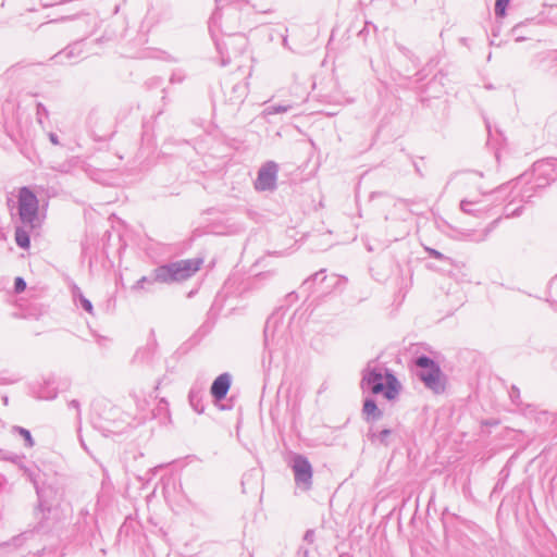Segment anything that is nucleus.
<instances>
[{
  "label": "nucleus",
  "instance_id": "8",
  "mask_svg": "<svg viewBox=\"0 0 557 557\" xmlns=\"http://www.w3.org/2000/svg\"><path fill=\"white\" fill-rule=\"evenodd\" d=\"M507 189V185H502L495 190L485 193L482 191V197L479 199H462L460 201V210L469 215L485 219L492 215V211L494 209V198L495 195L503 193Z\"/></svg>",
  "mask_w": 557,
  "mask_h": 557
},
{
  "label": "nucleus",
  "instance_id": "42",
  "mask_svg": "<svg viewBox=\"0 0 557 557\" xmlns=\"http://www.w3.org/2000/svg\"><path fill=\"white\" fill-rule=\"evenodd\" d=\"M520 210H521V208H518L515 211H512L511 213H507L506 216L519 215L520 214Z\"/></svg>",
  "mask_w": 557,
  "mask_h": 557
},
{
  "label": "nucleus",
  "instance_id": "27",
  "mask_svg": "<svg viewBox=\"0 0 557 557\" xmlns=\"http://www.w3.org/2000/svg\"><path fill=\"white\" fill-rule=\"evenodd\" d=\"M528 23H529V21H525V22L519 23L512 27L511 32L516 36V38H515L516 41L520 42V41L528 39V37L523 35V30H522L528 25Z\"/></svg>",
  "mask_w": 557,
  "mask_h": 557
},
{
  "label": "nucleus",
  "instance_id": "38",
  "mask_svg": "<svg viewBox=\"0 0 557 557\" xmlns=\"http://www.w3.org/2000/svg\"><path fill=\"white\" fill-rule=\"evenodd\" d=\"M304 540L308 543H312L314 540V531L313 530H307Z\"/></svg>",
  "mask_w": 557,
  "mask_h": 557
},
{
  "label": "nucleus",
  "instance_id": "20",
  "mask_svg": "<svg viewBox=\"0 0 557 557\" xmlns=\"http://www.w3.org/2000/svg\"><path fill=\"white\" fill-rule=\"evenodd\" d=\"M82 53V42L77 41L67 46L63 51L57 54V57H59L60 59L66 58L71 60L73 58H78Z\"/></svg>",
  "mask_w": 557,
  "mask_h": 557
},
{
  "label": "nucleus",
  "instance_id": "26",
  "mask_svg": "<svg viewBox=\"0 0 557 557\" xmlns=\"http://www.w3.org/2000/svg\"><path fill=\"white\" fill-rule=\"evenodd\" d=\"M458 177L460 178V181H462L465 183L475 182L478 178L483 177V173L478 172V171L468 170V171L460 172L458 174Z\"/></svg>",
  "mask_w": 557,
  "mask_h": 557
},
{
  "label": "nucleus",
  "instance_id": "37",
  "mask_svg": "<svg viewBox=\"0 0 557 557\" xmlns=\"http://www.w3.org/2000/svg\"><path fill=\"white\" fill-rule=\"evenodd\" d=\"M271 324H272V320L269 319L267 321V323H265V326H264V341H265V345H268V342H269Z\"/></svg>",
  "mask_w": 557,
  "mask_h": 557
},
{
  "label": "nucleus",
  "instance_id": "33",
  "mask_svg": "<svg viewBox=\"0 0 557 557\" xmlns=\"http://www.w3.org/2000/svg\"><path fill=\"white\" fill-rule=\"evenodd\" d=\"M510 399L513 404L519 405L520 404V391L516 386H511L509 392Z\"/></svg>",
  "mask_w": 557,
  "mask_h": 557
},
{
  "label": "nucleus",
  "instance_id": "3",
  "mask_svg": "<svg viewBox=\"0 0 557 557\" xmlns=\"http://www.w3.org/2000/svg\"><path fill=\"white\" fill-rule=\"evenodd\" d=\"M361 387L374 395L382 394L386 399H395L400 389V384L392 371L385 369V375L377 368L368 366L362 372Z\"/></svg>",
  "mask_w": 557,
  "mask_h": 557
},
{
  "label": "nucleus",
  "instance_id": "44",
  "mask_svg": "<svg viewBox=\"0 0 557 557\" xmlns=\"http://www.w3.org/2000/svg\"><path fill=\"white\" fill-rule=\"evenodd\" d=\"M69 170V166L66 164H63L61 168H60V171L61 172H67Z\"/></svg>",
  "mask_w": 557,
  "mask_h": 557
},
{
  "label": "nucleus",
  "instance_id": "48",
  "mask_svg": "<svg viewBox=\"0 0 557 557\" xmlns=\"http://www.w3.org/2000/svg\"><path fill=\"white\" fill-rule=\"evenodd\" d=\"M8 206H9V207H12V206H13V200H12V199H10V198L8 199Z\"/></svg>",
  "mask_w": 557,
  "mask_h": 557
},
{
  "label": "nucleus",
  "instance_id": "10",
  "mask_svg": "<svg viewBox=\"0 0 557 557\" xmlns=\"http://www.w3.org/2000/svg\"><path fill=\"white\" fill-rule=\"evenodd\" d=\"M278 164L274 161H267L261 165L255 181V188L258 191H272L276 188Z\"/></svg>",
  "mask_w": 557,
  "mask_h": 557
},
{
  "label": "nucleus",
  "instance_id": "17",
  "mask_svg": "<svg viewBox=\"0 0 557 557\" xmlns=\"http://www.w3.org/2000/svg\"><path fill=\"white\" fill-rule=\"evenodd\" d=\"M392 435L391 429H383L381 431H374L370 429L368 433V438L372 444H380L383 446L389 445V437Z\"/></svg>",
  "mask_w": 557,
  "mask_h": 557
},
{
  "label": "nucleus",
  "instance_id": "1",
  "mask_svg": "<svg viewBox=\"0 0 557 557\" xmlns=\"http://www.w3.org/2000/svg\"><path fill=\"white\" fill-rule=\"evenodd\" d=\"M55 475L57 472L49 482L42 481L41 487H37V531H50L64 519L63 493Z\"/></svg>",
  "mask_w": 557,
  "mask_h": 557
},
{
  "label": "nucleus",
  "instance_id": "25",
  "mask_svg": "<svg viewBox=\"0 0 557 557\" xmlns=\"http://www.w3.org/2000/svg\"><path fill=\"white\" fill-rule=\"evenodd\" d=\"M34 532L26 531L12 539V545L15 547H22L27 541H33Z\"/></svg>",
  "mask_w": 557,
  "mask_h": 557
},
{
  "label": "nucleus",
  "instance_id": "43",
  "mask_svg": "<svg viewBox=\"0 0 557 557\" xmlns=\"http://www.w3.org/2000/svg\"><path fill=\"white\" fill-rule=\"evenodd\" d=\"M398 49L404 53V54H407V52H409V50L407 48H405L404 46H398Z\"/></svg>",
  "mask_w": 557,
  "mask_h": 557
},
{
  "label": "nucleus",
  "instance_id": "18",
  "mask_svg": "<svg viewBox=\"0 0 557 557\" xmlns=\"http://www.w3.org/2000/svg\"><path fill=\"white\" fill-rule=\"evenodd\" d=\"M42 114H45L47 116L48 115L47 110L41 103L37 102V122L41 125L44 133L49 138L50 143L52 145H59L58 134L52 131L46 129L45 122L42 120Z\"/></svg>",
  "mask_w": 557,
  "mask_h": 557
},
{
  "label": "nucleus",
  "instance_id": "45",
  "mask_svg": "<svg viewBox=\"0 0 557 557\" xmlns=\"http://www.w3.org/2000/svg\"><path fill=\"white\" fill-rule=\"evenodd\" d=\"M16 306H17L18 308H22V299H17V300H16Z\"/></svg>",
  "mask_w": 557,
  "mask_h": 557
},
{
  "label": "nucleus",
  "instance_id": "21",
  "mask_svg": "<svg viewBox=\"0 0 557 557\" xmlns=\"http://www.w3.org/2000/svg\"><path fill=\"white\" fill-rule=\"evenodd\" d=\"M326 278V275H325V270H320L318 272H315L312 276H310L309 278H307L302 285H301V288L304 290H307V292H310L313 284L315 283H322L324 282Z\"/></svg>",
  "mask_w": 557,
  "mask_h": 557
},
{
  "label": "nucleus",
  "instance_id": "5",
  "mask_svg": "<svg viewBox=\"0 0 557 557\" xmlns=\"http://www.w3.org/2000/svg\"><path fill=\"white\" fill-rule=\"evenodd\" d=\"M414 364L418 368L417 376L428 389L437 395L445 392L446 376L435 360L426 355H420L414 358Z\"/></svg>",
  "mask_w": 557,
  "mask_h": 557
},
{
  "label": "nucleus",
  "instance_id": "32",
  "mask_svg": "<svg viewBox=\"0 0 557 557\" xmlns=\"http://www.w3.org/2000/svg\"><path fill=\"white\" fill-rule=\"evenodd\" d=\"M38 196H39V189L37 188V216H36L37 230L40 227L41 220H44L46 218V213L45 212H40V210H39L40 200H39ZM38 236H39V232L37 231V237Z\"/></svg>",
  "mask_w": 557,
  "mask_h": 557
},
{
  "label": "nucleus",
  "instance_id": "35",
  "mask_svg": "<svg viewBox=\"0 0 557 557\" xmlns=\"http://www.w3.org/2000/svg\"><path fill=\"white\" fill-rule=\"evenodd\" d=\"M148 405H149V403L146 399L137 400V407L143 412V418H146L145 412L147 410Z\"/></svg>",
  "mask_w": 557,
  "mask_h": 557
},
{
  "label": "nucleus",
  "instance_id": "12",
  "mask_svg": "<svg viewBox=\"0 0 557 557\" xmlns=\"http://www.w3.org/2000/svg\"><path fill=\"white\" fill-rule=\"evenodd\" d=\"M60 385L61 384L54 374H48L47 376H44L42 384L39 388H37V399H54L58 396V389Z\"/></svg>",
  "mask_w": 557,
  "mask_h": 557
},
{
  "label": "nucleus",
  "instance_id": "36",
  "mask_svg": "<svg viewBox=\"0 0 557 557\" xmlns=\"http://www.w3.org/2000/svg\"><path fill=\"white\" fill-rule=\"evenodd\" d=\"M498 220H499V218L495 219V220L491 223V225H490L486 230H484V233H483L482 237H481L479 240H484V239L488 236V234H490V233H491V231L495 227V225H496V223L498 222Z\"/></svg>",
  "mask_w": 557,
  "mask_h": 557
},
{
  "label": "nucleus",
  "instance_id": "13",
  "mask_svg": "<svg viewBox=\"0 0 557 557\" xmlns=\"http://www.w3.org/2000/svg\"><path fill=\"white\" fill-rule=\"evenodd\" d=\"M231 387V375L228 373L220 374L212 383L210 393L215 400H222L226 397Z\"/></svg>",
  "mask_w": 557,
  "mask_h": 557
},
{
  "label": "nucleus",
  "instance_id": "41",
  "mask_svg": "<svg viewBox=\"0 0 557 557\" xmlns=\"http://www.w3.org/2000/svg\"><path fill=\"white\" fill-rule=\"evenodd\" d=\"M297 557H309V550L300 546L297 550Z\"/></svg>",
  "mask_w": 557,
  "mask_h": 557
},
{
  "label": "nucleus",
  "instance_id": "4",
  "mask_svg": "<svg viewBox=\"0 0 557 557\" xmlns=\"http://www.w3.org/2000/svg\"><path fill=\"white\" fill-rule=\"evenodd\" d=\"M18 216L21 225L15 228V242L21 248H29V233L35 227V193L28 187L18 191Z\"/></svg>",
  "mask_w": 557,
  "mask_h": 557
},
{
  "label": "nucleus",
  "instance_id": "16",
  "mask_svg": "<svg viewBox=\"0 0 557 557\" xmlns=\"http://www.w3.org/2000/svg\"><path fill=\"white\" fill-rule=\"evenodd\" d=\"M71 294L76 306H79L88 313L94 314V306L91 301L84 296L82 289L77 285H72Z\"/></svg>",
  "mask_w": 557,
  "mask_h": 557
},
{
  "label": "nucleus",
  "instance_id": "28",
  "mask_svg": "<svg viewBox=\"0 0 557 557\" xmlns=\"http://www.w3.org/2000/svg\"><path fill=\"white\" fill-rule=\"evenodd\" d=\"M510 0H496L495 2V15L497 17H504L506 14L507 5L509 4Z\"/></svg>",
  "mask_w": 557,
  "mask_h": 557
},
{
  "label": "nucleus",
  "instance_id": "34",
  "mask_svg": "<svg viewBox=\"0 0 557 557\" xmlns=\"http://www.w3.org/2000/svg\"><path fill=\"white\" fill-rule=\"evenodd\" d=\"M185 78V75L181 71H175L172 73L170 77V82L172 84L182 83Z\"/></svg>",
  "mask_w": 557,
  "mask_h": 557
},
{
  "label": "nucleus",
  "instance_id": "7",
  "mask_svg": "<svg viewBox=\"0 0 557 557\" xmlns=\"http://www.w3.org/2000/svg\"><path fill=\"white\" fill-rule=\"evenodd\" d=\"M411 211L406 200H396L385 215L386 232L389 242H396L410 232Z\"/></svg>",
  "mask_w": 557,
  "mask_h": 557
},
{
  "label": "nucleus",
  "instance_id": "39",
  "mask_svg": "<svg viewBox=\"0 0 557 557\" xmlns=\"http://www.w3.org/2000/svg\"><path fill=\"white\" fill-rule=\"evenodd\" d=\"M69 408L75 409L76 412H77V418H79L81 411H79V403H78V400H76V399L71 400L69 403Z\"/></svg>",
  "mask_w": 557,
  "mask_h": 557
},
{
  "label": "nucleus",
  "instance_id": "2",
  "mask_svg": "<svg viewBox=\"0 0 557 557\" xmlns=\"http://www.w3.org/2000/svg\"><path fill=\"white\" fill-rule=\"evenodd\" d=\"M557 180V159L546 158L533 163L531 174H523L519 182H523L520 197L529 201L539 190L549 186Z\"/></svg>",
  "mask_w": 557,
  "mask_h": 557
},
{
  "label": "nucleus",
  "instance_id": "30",
  "mask_svg": "<svg viewBox=\"0 0 557 557\" xmlns=\"http://www.w3.org/2000/svg\"><path fill=\"white\" fill-rule=\"evenodd\" d=\"M26 286H27V284H26L25 280L22 276L15 277V280H14V287H13V290H14L15 294L23 293L26 289Z\"/></svg>",
  "mask_w": 557,
  "mask_h": 557
},
{
  "label": "nucleus",
  "instance_id": "9",
  "mask_svg": "<svg viewBox=\"0 0 557 557\" xmlns=\"http://www.w3.org/2000/svg\"><path fill=\"white\" fill-rule=\"evenodd\" d=\"M289 467L293 470L296 485L309 490L312 485L313 470L308 458L300 454H294L290 457Z\"/></svg>",
  "mask_w": 557,
  "mask_h": 557
},
{
  "label": "nucleus",
  "instance_id": "24",
  "mask_svg": "<svg viewBox=\"0 0 557 557\" xmlns=\"http://www.w3.org/2000/svg\"><path fill=\"white\" fill-rule=\"evenodd\" d=\"M12 432L18 434L24 440L26 447H32L34 445L33 436L28 430L21 426H13Z\"/></svg>",
  "mask_w": 557,
  "mask_h": 557
},
{
  "label": "nucleus",
  "instance_id": "14",
  "mask_svg": "<svg viewBox=\"0 0 557 557\" xmlns=\"http://www.w3.org/2000/svg\"><path fill=\"white\" fill-rule=\"evenodd\" d=\"M362 413L367 422H375L383 417V411L377 407L373 398H366L363 401Z\"/></svg>",
  "mask_w": 557,
  "mask_h": 557
},
{
  "label": "nucleus",
  "instance_id": "6",
  "mask_svg": "<svg viewBox=\"0 0 557 557\" xmlns=\"http://www.w3.org/2000/svg\"><path fill=\"white\" fill-rule=\"evenodd\" d=\"M200 264L201 260L193 259L170 262L152 271L153 280L162 284L185 281L199 270Z\"/></svg>",
  "mask_w": 557,
  "mask_h": 557
},
{
  "label": "nucleus",
  "instance_id": "46",
  "mask_svg": "<svg viewBox=\"0 0 557 557\" xmlns=\"http://www.w3.org/2000/svg\"><path fill=\"white\" fill-rule=\"evenodd\" d=\"M47 207H48V201H44V203H42V210H44V211H46Z\"/></svg>",
  "mask_w": 557,
  "mask_h": 557
},
{
  "label": "nucleus",
  "instance_id": "47",
  "mask_svg": "<svg viewBox=\"0 0 557 557\" xmlns=\"http://www.w3.org/2000/svg\"><path fill=\"white\" fill-rule=\"evenodd\" d=\"M552 307H553L554 310L557 311V302L556 301L552 302Z\"/></svg>",
  "mask_w": 557,
  "mask_h": 557
},
{
  "label": "nucleus",
  "instance_id": "29",
  "mask_svg": "<svg viewBox=\"0 0 557 557\" xmlns=\"http://www.w3.org/2000/svg\"><path fill=\"white\" fill-rule=\"evenodd\" d=\"M150 348L149 347H144V348H139L135 355H134V362H137V361H145L146 359H148L150 357Z\"/></svg>",
  "mask_w": 557,
  "mask_h": 557
},
{
  "label": "nucleus",
  "instance_id": "40",
  "mask_svg": "<svg viewBox=\"0 0 557 557\" xmlns=\"http://www.w3.org/2000/svg\"><path fill=\"white\" fill-rule=\"evenodd\" d=\"M13 315H14L15 318H23V319H26V318L32 317V312H30V311H28V312H23L22 310H20V311H15V312L13 313Z\"/></svg>",
  "mask_w": 557,
  "mask_h": 557
},
{
  "label": "nucleus",
  "instance_id": "19",
  "mask_svg": "<svg viewBox=\"0 0 557 557\" xmlns=\"http://www.w3.org/2000/svg\"><path fill=\"white\" fill-rule=\"evenodd\" d=\"M188 400L196 412L201 413L205 410L201 388L191 387L188 394Z\"/></svg>",
  "mask_w": 557,
  "mask_h": 557
},
{
  "label": "nucleus",
  "instance_id": "22",
  "mask_svg": "<svg viewBox=\"0 0 557 557\" xmlns=\"http://www.w3.org/2000/svg\"><path fill=\"white\" fill-rule=\"evenodd\" d=\"M294 109V104L292 103H288V104H272V106H269L267 107L262 114L264 116H268V115H273V114H278V113H286L290 110Z\"/></svg>",
  "mask_w": 557,
  "mask_h": 557
},
{
  "label": "nucleus",
  "instance_id": "11",
  "mask_svg": "<svg viewBox=\"0 0 557 557\" xmlns=\"http://www.w3.org/2000/svg\"><path fill=\"white\" fill-rule=\"evenodd\" d=\"M0 459L10 461L16 469L21 472V474L32 483L35 482L33 475V461H27L24 456H20L10 451H5L0 449Z\"/></svg>",
  "mask_w": 557,
  "mask_h": 557
},
{
  "label": "nucleus",
  "instance_id": "23",
  "mask_svg": "<svg viewBox=\"0 0 557 557\" xmlns=\"http://www.w3.org/2000/svg\"><path fill=\"white\" fill-rule=\"evenodd\" d=\"M157 283L154 280H153V275L152 273L148 276H143L140 277L135 284L134 286L132 287L134 290H139V289H144V290H147V292H151V285Z\"/></svg>",
  "mask_w": 557,
  "mask_h": 557
},
{
  "label": "nucleus",
  "instance_id": "15",
  "mask_svg": "<svg viewBox=\"0 0 557 557\" xmlns=\"http://www.w3.org/2000/svg\"><path fill=\"white\" fill-rule=\"evenodd\" d=\"M531 412H534V421L540 426L550 425L552 432L557 434V413H552L546 410H531Z\"/></svg>",
  "mask_w": 557,
  "mask_h": 557
},
{
  "label": "nucleus",
  "instance_id": "31",
  "mask_svg": "<svg viewBox=\"0 0 557 557\" xmlns=\"http://www.w3.org/2000/svg\"><path fill=\"white\" fill-rule=\"evenodd\" d=\"M429 257L441 260V261H450V258L444 256L441 251L433 248H425Z\"/></svg>",
  "mask_w": 557,
  "mask_h": 557
}]
</instances>
